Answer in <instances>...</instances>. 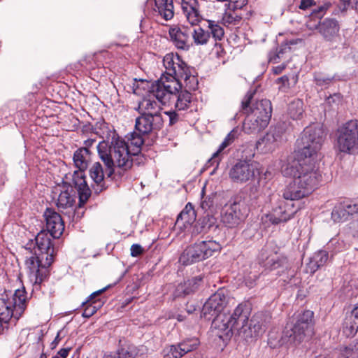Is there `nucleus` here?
Returning <instances> with one entry per match:
<instances>
[{
    "instance_id": "nucleus-5",
    "label": "nucleus",
    "mask_w": 358,
    "mask_h": 358,
    "mask_svg": "<svg viewBox=\"0 0 358 358\" xmlns=\"http://www.w3.org/2000/svg\"><path fill=\"white\" fill-rule=\"evenodd\" d=\"M313 312L309 310L299 313L295 317V323L290 331L284 332V336H276L273 333L268 335V343L272 348L290 343L300 344L306 338L310 337L313 333L312 319Z\"/></svg>"
},
{
    "instance_id": "nucleus-19",
    "label": "nucleus",
    "mask_w": 358,
    "mask_h": 358,
    "mask_svg": "<svg viewBox=\"0 0 358 358\" xmlns=\"http://www.w3.org/2000/svg\"><path fill=\"white\" fill-rule=\"evenodd\" d=\"M46 229L55 238H59L64 230V222L59 214L51 209H47L44 213Z\"/></svg>"
},
{
    "instance_id": "nucleus-22",
    "label": "nucleus",
    "mask_w": 358,
    "mask_h": 358,
    "mask_svg": "<svg viewBox=\"0 0 358 358\" xmlns=\"http://www.w3.org/2000/svg\"><path fill=\"white\" fill-rule=\"evenodd\" d=\"M181 8L183 15L191 25H197L202 20L197 0H182Z\"/></svg>"
},
{
    "instance_id": "nucleus-29",
    "label": "nucleus",
    "mask_w": 358,
    "mask_h": 358,
    "mask_svg": "<svg viewBox=\"0 0 358 358\" xmlns=\"http://www.w3.org/2000/svg\"><path fill=\"white\" fill-rule=\"evenodd\" d=\"M169 35L173 44L178 49L187 50L189 48L188 35L178 27L171 28Z\"/></svg>"
},
{
    "instance_id": "nucleus-46",
    "label": "nucleus",
    "mask_w": 358,
    "mask_h": 358,
    "mask_svg": "<svg viewBox=\"0 0 358 358\" xmlns=\"http://www.w3.org/2000/svg\"><path fill=\"white\" fill-rule=\"evenodd\" d=\"M343 96L340 93H335L329 96L325 100V104L331 110L338 109L343 103Z\"/></svg>"
},
{
    "instance_id": "nucleus-36",
    "label": "nucleus",
    "mask_w": 358,
    "mask_h": 358,
    "mask_svg": "<svg viewBox=\"0 0 358 358\" xmlns=\"http://www.w3.org/2000/svg\"><path fill=\"white\" fill-rule=\"evenodd\" d=\"M259 276L260 271L259 267L257 265L251 266L249 268H246L244 271L243 282L246 287L252 288L256 285L257 280Z\"/></svg>"
},
{
    "instance_id": "nucleus-15",
    "label": "nucleus",
    "mask_w": 358,
    "mask_h": 358,
    "mask_svg": "<svg viewBox=\"0 0 358 358\" xmlns=\"http://www.w3.org/2000/svg\"><path fill=\"white\" fill-rule=\"evenodd\" d=\"M158 87V83L155 82L152 85L150 90V94L144 98L138 104L140 113H151V114H161V104H166L171 101V96L174 95L173 93L170 96H166L164 98H159L157 96L155 90Z\"/></svg>"
},
{
    "instance_id": "nucleus-20",
    "label": "nucleus",
    "mask_w": 358,
    "mask_h": 358,
    "mask_svg": "<svg viewBox=\"0 0 358 358\" xmlns=\"http://www.w3.org/2000/svg\"><path fill=\"white\" fill-rule=\"evenodd\" d=\"M211 327L216 331L215 334L220 338H223L224 336L230 337L234 334H236L234 325L227 315L215 316L212 322Z\"/></svg>"
},
{
    "instance_id": "nucleus-47",
    "label": "nucleus",
    "mask_w": 358,
    "mask_h": 358,
    "mask_svg": "<svg viewBox=\"0 0 358 358\" xmlns=\"http://www.w3.org/2000/svg\"><path fill=\"white\" fill-rule=\"evenodd\" d=\"M290 47L287 45V44L282 45L277 49V51L274 54H271L269 57V61L273 64H277L279 62V60L283 57V55L289 52Z\"/></svg>"
},
{
    "instance_id": "nucleus-9",
    "label": "nucleus",
    "mask_w": 358,
    "mask_h": 358,
    "mask_svg": "<svg viewBox=\"0 0 358 358\" xmlns=\"http://www.w3.org/2000/svg\"><path fill=\"white\" fill-rule=\"evenodd\" d=\"M220 245L215 241H203L187 247L180 257V262L185 265L198 262L213 256L220 250Z\"/></svg>"
},
{
    "instance_id": "nucleus-12",
    "label": "nucleus",
    "mask_w": 358,
    "mask_h": 358,
    "mask_svg": "<svg viewBox=\"0 0 358 358\" xmlns=\"http://www.w3.org/2000/svg\"><path fill=\"white\" fill-rule=\"evenodd\" d=\"M248 209L243 202L226 204L222 214V222L228 228H235L244 222Z\"/></svg>"
},
{
    "instance_id": "nucleus-63",
    "label": "nucleus",
    "mask_w": 358,
    "mask_h": 358,
    "mask_svg": "<svg viewBox=\"0 0 358 358\" xmlns=\"http://www.w3.org/2000/svg\"><path fill=\"white\" fill-rule=\"evenodd\" d=\"M196 310V308L194 306H191L189 308H187V312L189 313V314H191L192 313L194 310Z\"/></svg>"
},
{
    "instance_id": "nucleus-8",
    "label": "nucleus",
    "mask_w": 358,
    "mask_h": 358,
    "mask_svg": "<svg viewBox=\"0 0 358 358\" xmlns=\"http://www.w3.org/2000/svg\"><path fill=\"white\" fill-rule=\"evenodd\" d=\"M331 6L330 3H325L313 10L310 15V20L307 22L309 29H318L319 33L326 41H331L338 35L339 25L338 22L331 18H327L322 22L313 23L314 20H321L326 11Z\"/></svg>"
},
{
    "instance_id": "nucleus-23",
    "label": "nucleus",
    "mask_w": 358,
    "mask_h": 358,
    "mask_svg": "<svg viewBox=\"0 0 358 358\" xmlns=\"http://www.w3.org/2000/svg\"><path fill=\"white\" fill-rule=\"evenodd\" d=\"M35 241L36 247L34 248V252L36 251L38 255L42 256V259H46V255H48V257H51L53 262L54 248L48 234L43 231L38 233Z\"/></svg>"
},
{
    "instance_id": "nucleus-49",
    "label": "nucleus",
    "mask_w": 358,
    "mask_h": 358,
    "mask_svg": "<svg viewBox=\"0 0 358 358\" xmlns=\"http://www.w3.org/2000/svg\"><path fill=\"white\" fill-rule=\"evenodd\" d=\"M332 246H335V248H334V252H338L344 248L345 244L343 241H340L337 238H332L329 242V247Z\"/></svg>"
},
{
    "instance_id": "nucleus-48",
    "label": "nucleus",
    "mask_w": 358,
    "mask_h": 358,
    "mask_svg": "<svg viewBox=\"0 0 358 358\" xmlns=\"http://www.w3.org/2000/svg\"><path fill=\"white\" fill-rule=\"evenodd\" d=\"M315 81L317 85L327 88L332 83L334 78L327 77L321 73L315 75Z\"/></svg>"
},
{
    "instance_id": "nucleus-4",
    "label": "nucleus",
    "mask_w": 358,
    "mask_h": 358,
    "mask_svg": "<svg viewBox=\"0 0 358 358\" xmlns=\"http://www.w3.org/2000/svg\"><path fill=\"white\" fill-rule=\"evenodd\" d=\"M166 75H163L158 83V88L155 90L157 96L164 98L181 90L180 78L185 74L189 67L180 56L173 53L166 54L163 59Z\"/></svg>"
},
{
    "instance_id": "nucleus-35",
    "label": "nucleus",
    "mask_w": 358,
    "mask_h": 358,
    "mask_svg": "<svg viewBox=\"0 0 358 358\" xmlns=\"http://www.w3.org/2000/svg\"><path fill=\"white\" fill-rule=\"evenodd\" d=\"M195 217L196 215L194 208L191 203H188L178 215L176 224H181L182 226L185 227L186 224H191L195 220Z\"/></svg>"
},
{
    "instance_id": "nucleus-3",
    "label": "nucleus",
    "mask_w": 358,
    "mask_h": 358,
    "mask_svg": "<svg viewBox=\"0 0 358 358\" xmlns=\"http://www.w3.org/2000/svg\"><path fill=\"white\" fill-rule=\"evenodd\" d=\"M250 313V305L241 303L235 308L232 314L229 315L236 334L245 339L260 337L266 329V317L258 313L249 320Z\"/></svg>"
},
{
    "instance_id": "nucleus-16",
    "label": "nucleus",
    "mask_w": 358,
    "mask_h": 358,
    "mask_svg": "<svg viewBox=\"0 0 358 358\" xmlns=\"http://www.w3.org/2000/svg\"><path fill=\"white\" fill-rule=\"evenodd\" d=\"M164 120L162 114L142 113L136 119L135 128L140 134H148L160 130Z\"/></svg>"
},
{
    "instance_id": "nucleus-60",
    "label": "nucleus",
    "mask_w": 358,
    "mask_h": 358,
    "mask_svg": "<svg viewBox=\"0 0 358 358\" xmlns=\"http://www.w3.org/2000/svg\"><path fill=\"white\" fill-rule=\"evenodd\" d=\"M341 1L343 3L344 8H346L350 6L351 0H341Z\"/></svg>"
},
{
    "instance_id": "nucleus-42",
    "label": "nucleus",
    "mask_w": 358,
    "mask_h": 358,
    "mask_svg": "<svg viewBox=\"0 0 358 358\" xmlns=\"http://www.w3.org/2000/svg\"><path fill=\"white\" fill-rule=\"evenodd\" d=\"M358 330V323L352 317L347 316L345 319L343 332L347 337L355 335Z\"/></svg>"
},
{
    "instance_id": "nucleus-18",
    "label": "nucleus",
    "mask_w": 358,
    "mask_h": 358,
    "mask_svg": "<svg viewBox=\"0 0 358 358\" xmlns=\"http://www.w3.org/2000/svg\"><path fill=\"white\" fill-rule=\"evenodd\" d=\"M287 129V125L285 122H278L270 128L259 144H263L267 150L275 149L280 143L286 140Z\"/></svg>"
},
{
    "instance_id": "nucleus-61",
    "label": "nucleus",
    "mask_w": 358,
    "mask_h": 358,
    "mask_svg": "<svg viewBox=\"0 0 358 358\" xmlns=\"http://www.w3.org/2000/svg\"><path fill=\"white\" fill-rule=\"evenodd\" d=\"M94 143V140L93 139H87L85 141V145L86 146H91Z\"/></svg>"
},
{
    "instance_id": "nucleus-44",
    "label": "nucleus",
    "mask_w": 358,
    "mask_h": 358,
    "mask_svg": "<svg viewBox=\"0 0 358 358\" xmlns=\"http://www.w3.org/2000/svg\"><path fill=\"white\" fill-rule=\"evenodd\" d=\"M182 353L186 355L197 348L199 345V341L196 338H187L179 343Z\"/></svg>"
},
{
    "instance_id": "nucleus-53",
    "label": "nucleus",
    "mask_w": 358,
    "mask_h": 358,
    "mask_svg": "<svg viewBox=\"0 0 358 358\" xmlns=\"http://www.w3.org/2000/svg\"><path fill=\"white\" fill-rule=\"evenodd\" d=\"M314 4V0H301L299 5V8L301 10H306Z\"/></svg>"
},
{
    "instance_id": "nucleus-17",
    "label": "nucleus",
    "mask_w": 358,
    "mask_h": 358,
    "mask_svg": "<svg viewBox=\"0 0 358 358\" xmlns=\"http://www.w3.org/2000/svg\"><path fill=\"white\" fill-rule=\"evenodd\" d=\"M226 304L227 296L224 291L219 289L206 301L202 308L201 315L207 319L219 315Z\"/></svg>"
},
{
    "instance_id": "nucleus-37",
    "label": "nucleus",
    "mask_w": 358,
    "mask_h": 358,
    "mask_svg": "<svg viewBox=\"0 0 358 358\" xmlns=\"http://www.w3.org/2000/svg\"><path fill=\"white\" fill-rule=\"evenodd\" d=\"M105 170L103 169L101 164L99 162L94 163L90 170V177L93 181L101 187H102L101 183L103 180L104 176L111 177L113 174L108 176L106 173V165L105 164Z\"/></svg>"
},
{
    "instance_id": "nucleus-21",
    "label": "nucleus",
    "mask_w": 358,
    "mask_h": 358,
    "mask_svg": "<svg viewBox=\"0 0 358 358\" xmlns=\"http://www.w3.org/2000/svg\"><path fill=\"white\" fill-rule=\"evenodd\" d=\"M259 260L263 266L268 270H275L282 266L286 262V259L281 255L264 248L259 254Z\"/></svg>"
},
{
    "instance_id": "nucleus-51",
    "label": "nucleus",
    "mask_w": 358,
    "mask_h": 358,
    "mask_svg": "<svg viewBox=\"0 0 358 358\" xmlns=\"http://www.w3.org/2000/svg\"><path fill=\"white\" fill-rule=\"evenodd\" d=\"M165 114L169 118V124L170 125L174 124L179 120L178 115L175 111H173V110L167 111V112H165Z\"/></svg>"
},
{
    "instance_id": "nucleus-26",
    "label": "nucleus",
    "mask_w": 358,
    "mask_h": 358,
    "mask_svg": "<svg viewBox=\"0 0 358 358\" xmlns=\"http://www.w3.org/2000/svg\"><path fill=\"white\" fill-rule=\"evenodd\" d=\"M72 192L73 189L71 187L60 192L56 204L57 208L61 212L67 210L66 213H70L73 210L75 203V196Z\"/></svg>"
},
{
    "instance_id": "nucleus-2",
    "label": "nucleus",
    "mask_w": 358,
    "mask_h": 358,
    "mask_svg": "<svg viewBox=\"0 0 358 358\" xmlns=\"http://www.w3.org/2000/svg\"><path fill=\"white\" fill-rule=\"evenodd\" d=\"M141 134L139 132L138 134L134 132L129 142L126 143L119 137L115 138V134H113L110 144L106 141L98 144V154L106 165V173L108 176L115 173V168L124 171L132 166L131 156L136 155L140 152L144 142Z\"/></svg>"
},
{
    "instance_id": "nucleus-55",
    "label": "nucleus",
    "mask_w": 358,
    "mask_h": 358,
    "mask_svg": "<svg viewBox=\"0 0 358 358\" xmlns=\"http://www.w3.org/2000/svg\"><path fill=\"white\" fill-rule=\"evenodd\" d=\"M349 317H352L358 323V303L355 305Z\"/></svg>"
},
{
    "instance_id": "nucleus-38",
    "label": "nucleus",
    "mask_w": 358,
    "mask_h": 358,
    "mask_svg": "<svg viewBox=\"0 0 358 358\" xmlns=\"http://www.w3.org/2000/svg\"><path fill=\"white\" fill-rule=\"evenodd\" d=\"M336 358H358V340L346 346H341Z\"/></svg>"
},
{
    "instance_id": "nucleus-10",
    "label": "nucleus",
    "mask_w": 358,
    "mask_h": 358,
    "mask_svg": "<svg viewBox=\"0 0 358 358\" xmlns=\"http://www.w3.org/2000/svg\"><path fill=\"white\" fill-rule=\"evenodd\" d=\"M52 258L46 255V259L38 255L36 251L26 260L29 281L35 286L39 287L48 275V268L52 264Z\"/></svg>"
},
{
    "instance_id": "nucleus-50",
    "label": "nucleus",
    "mask_w": 358,
    "mask_h": 358,
    "mask_svg": "<svg viewBox=\"0 0 358 358\" xmlns=\"http://www.w3.org/2000/svg\"><path fill=\"white\" fill-rule=\"evenodd\" d=\"M131 255L132 257H138L141 255L143 252V248L139 244H133L131 246Z\"/></svg>"
},
{
    "instance_id": "nucleus-64",
    "label": "nucleus",
    "mask_w": 358,
    "mask_h": 358,
    "mask_svg": "<svg viewBox=\"0 0 358 358\" xmlns=\"http://www.w3.org/2000/svg\"><path fill=\"white\" fill-rule=\"evenodd\" d=\"M354 6L357 12L358 13V0H353Z\"/></svg>"
},
{
    "instance_id": "nucleus-40",
    "label": "nucleus",
    "mask_w": 358,
    "mask_h": 358,
    "mask_svg": "<svg viewBox=\"0 0 358 358\" xmlns=\"http://www.w3.org/2000/svg\"><path fill=\"white\" fill-rule=\"evenodd\" d=\"M303 103L301 99L292 101L288 106V115L293 120H299L303 117Z\"/></svg>"
},
{
    "instance_id": "nucleus-27",
    "label": "nucleus",
    "mask_w": 358,
    "mask_h": 358,
    "mask_svg": "<svg viewBox=\"0 0 358 358\" xmlns=\"http://www.w3.org/2000/svg\"><path fill=\"white\" fill-rule=\"evenodd\" d=\"M246 117L244 120L243 129V131L249 134H257L262 130L264 129L268 124H263L261 118L255 117L248 113H245Z\"/></svg>"
},
{
    "instance_id": "nucleus-6",
    "label": "nucleus",
    "mask_w": 358,
    "mask_h": 358,
    "mask_svg": "<svg viewBox=\"0 0 358 358\" xmlns=\"http://www.w3.org/2000/svg\"><path fill=\"white\" fill-rule=\"evenodd\" d=\"M24 289H17L13 294H5L0 297V334L8 329V324L17 320L23 314L27 305Z\"/></svg>"
},
{
    "instance_id": "nucleus-11",
    "label": "nucleus",
    "mask_w": 358,
    "mask_h": 358,
    "mask_svg": "<svg viewBox=\"0 0 358 358\" xmlns=\"http://www.w3.org/2000/svg\"><path fill=\"white\" fill-rule=\"evenodd\" d=\"M252 94H247L241 102L242 110L244 113H248L255 117H258L262 120L261 122L268 124L271 113L272 106L271 103L268 99H262L253 103L251 106L250 103L252 99Z\"/></svg>"
},
{
    "instance_id": "nucleus-14",
    "label": "nucleus",
    "mask_w": 358,
    "mask_h": 358,
    "mask_svg": "<svg viewBox=\"0 0 358 358\" xmlns=\"http://www.w3.org/2000/svg\"><path fill=\"white\" fill-rule=\"evenodd\" d=\"M207 22L210 32L198 27L194 28L192 33L193 41L196 45H206L210 39V34L215 41H220L224 37V29L217 22L208 20Z\"/></svg>"
},
{
    "instance_id": "nucleus-28",
    "label": "nucleus",
    "mask_w": 358,
    "mask_h": 358,
    "mask_svg": "<svg viewBox=\"0 0 358 358\" xmlns=\"http://www.w3.org/2000/svg\"><path fill=\"white\" fill-rule=\"evenodd\" d=\"M201 280V276H196L179 284L176 289V296H185L195 292L199 289Z\"/></svg>"
},
{
    "instance_id": "nucleus-56",
    "label": "nucleus",
    "mask_w": 358,
    "mask_h": 358,
    "mask_svg": "<svg viewBox=\"0 0 358 358\" xmlns=\"http://www.w3.org/2000/svg\"><path fill=\"white\" fill-rule=\"evenodd\" d=\"M351 215L358 214V201L353 204H349V210Z\"/></svg>"
},
{
    "instance_id": "nucleus-41",
    "label": "nucleus",
    "mask_w": 358,
    "mask_h": 358,
    "mask_svg": "<svg viewBox=\"0 0 358 358\" xmlns=\"http://www.w3.org/2000/svg\"><path fill=\"white\" fill-rule=\"evenodd\" d=\"M181 87L185 86L188 90H195L198 86L197 78L192 75L189 68L185 71V74L180 78Z\"/></svg>"
},
{
    "instance_id": "nucleus-57",
    "label": "nucleus",
    "mask_w": 358,
    "mask_h": 358,
    "mask_svg": "<svg viewBox=\"0 0 358 358\" xmlns=\"http://www.w3.org/2000/svg\"><path fill=\"white\" fill-rule=\"evenodd\" d=\"M277 80H278V83H281L282 84V85H284V86L288 85V84H289V78L286 76H282V77L278 78Z\"/></svg>"
},
{
    "instance_id": "nucleus-7",
    "label": "nucleus",
    "mask_w": 358,
    "mask_h": 358,
    "mask_svg": "<svg viewBox=\"0 0 358 358\" xmlns=\"http://www.w3.org/2000/svg\"><path fill=\"white\" fill-rule=\"evenodd\" d=\"M335 148L348 155L358 153V120L343 124L335 133Z\"/></svg>"
},
{
    "instance_id": "nucleus-62",
    "label": "nucleus",
    "mask_w": 358,
    "mask_h": 358,
    "mask_svg": "<svg viewBox=\"0 0 358 358\" xmlns=\"http://www.w3.org/2000/svg\"><path fill=\"white\" fill-rule=\"evenodd\" d=\"M103 358H118L116 353L106 355Z\"/></svg>"
},
{
    "instance_id": "nucleus-33",
    "label": "nucleus",
    "mask_w": 358,
    "mask_h": 358,
    "mask_svg": "<svg viewBox=\"0 0 358 358\" xmlns=\"http://www.w3.org/2000/svg\"><path fill=\"white\" fill-rule=\"evenodd\" d=\"M155 10L166 20H171L174 15L173 0H155Z\"/></svg>"
},
{
    "instance_id": "nucleus-13",
    "label": "nucleus",
    "mask_w": 358,
    "mask_h": 358,
    "mask_svg": "<svg viewBox=\"0 0 358 358\" xmlns=\"http://www.w3.org/2000/svg\"><path fill=\"white\" fill-rule=\"evenodd\" d=\"M259 174L258 164L240 161L229 170V178L236 183H245L255 179Z\"/></svg>"
},
{
    "instance_id": "nucleus-31",
    "label": "nucleus",
    "mask_w": 358,
    "mask_h": 358,
    "mask_svg": "<svg viewBox=\"0 0 358 358\" xmlns=\"http://www.w3.org/2000/svg\"><path fill=\"white\" fill-rule=\"evenodd\" d=\"M73 159L79 171H85L91 162V153L87 148H80L74 152Z\"/></svg>"
},
{
    "instance_id": "nucleus-54",
    "label": "nucleus",
    "mask_w": 358,
    "mask_h": 358,
    "mask_svg": "<svg viewBox=\"0 0 358 358\" xmlns=\"http://www.w3.org/2000/svg\"><path fill=\"white\" fill-rule=\"evenodd\" d=\"M71 348H62L52 358H66L69 355Z\"/></svg>"
},
{
    "instance_id": "nucleus-43",
    "label": "nucleus",
    "mask_w": 358,
    "mask_h": 358,
    "mask_svg": "<svg viewBox=\"0 0 358 358\" xmlns=\"http://www.w3.org/2000/svg\"><path fill=\"white\" fill-rule=\"evenodd\" d=\"M115 353L118 358H136L138 354V350L135 345H129L120 348Z\"/></svg>"
},
{
    "instance_id": "nucleus-58",
    "label": "nucleus",
    "mask_w": 358,
    "mask_h": 358,
    "mask_svg": "<svg viewBox=\"0 0 358 358\" xmlns=\"http://www.w3.org/2000/svg\"><path fill=\"white\" fill-rule=\"evenodd\" d=\"M285 69V66L282 65V66H276L273 69V72L275 74H280L282 70Z\"/></svg>"
},
{
    "instance_id": "nucleus-52",
    "label": "nucleus",
    "mask_w": 358,
    "mask_h": 358,
    "mask_svg": "<svg viewBox=\"0 0 358 358\" xmlns=\"http://www.w3.org/2000/svg\"><path fill=\"white\" fill-rule=\"evenodd\" d=\"M234 9H240L247 3V0H229Z\"/></svg>"
},
{
    "instance_id": "nucleus-34",
    "label": "nucleus",
    "mask_w": 358,
    "mask_h": 358,
    "mask_svg": "<svg viewBox=\"0 0 358 358\" xmlns=\"http://www.w3.org/2000/svg\"><path fill=\"white\" fill-rule=\"evenodd\" d=\"M171 96V101H175V107L178 110H185L189 107L191 102V94L187 90H178Z\"/></svg>"
},
{
    "instance_id": "nucleus-39",
    "label": "nucleus",
    "mask_w": 358,
    "mask_h": 358,
    "mask_svg": "<svg viewBox=\"0 0 358 358\" xmlns=\"http://www.w3.org/2000/svg\"><path fill=\"white\" fill-rule=\"evenodd\" d=\"M349 210V204H340L334 207L331 212V218L335 222H340L348 219L351 215Z\"/></svg>"
},
{
    "instance_id": "nucleus-30",
    "label": "nucleus",
    "mask_w": 358,
    "mask_h": 358,
    "mask_svg": "<svg viewBox=\"0 0 358 358\" xmlns=\"http://www.w3.org/2000/svg\"><path fill=\"white\" fill-rule=\"evenodd\" d=\"M238 137V130L233 129L225 137L224 141L220 144L218 150L213 155L212 157L208 160V163L211 165L217 166L221 160V152Z\"/></svg>"
},
{
    "instance_id": "nucleus-32",
    "label": "nucleus",
    "mask_w": 358,
    "mask_h": 358,
    "mask_svg": "<svg viewBox=\"0 0 358 358\" xmlns=\"http://www.w3.org/2000/svg\"><path fill=\"white\" fill-rule=\"evenodd\" d=\"M329 255L325 250L315 252L307 264L306 271L314 273L319 268L323 266L328 261Z\"/></svg>"
},
{
    "instance_id": "nucleus-1",
    "label": "nucleus",
    "mask_w": 358,
    "mask_h": 358,
    "mask_svg": "<svg viewBox=\"0 0 358 358\" xmlns=\"http://www.w3.org/2000/svg\"><path fill=\"white\" fill-rule=\"evenodd\" d=\"M325 136V131L320 124L304 129L297 141L296 159L282 169L283 176L292 178V180L282 191L284 200H279L276 206L265 215L266 221L278 224L289 220L298 210L294 201L309 196L318 187L322 176L317 161Z\"/></svg>"
},
{
    "instance_id": "nucleus-45",
    "label": "nucleus",
    "mask_w": 358,
    "mask_h": 358,
    "mask_svg": "<svg viewBox=\"0 0 358 358\" xmlns=\"http://www.w3.org/2000/svg\"><path fill=\"white\" fill-rule=\"evenodd\" d=\"M164 358H181L184 356L179 344L167 346L164 350Z\"/></svg>"
},
{
    "instance_id": "nucleus-24",
    "label": "nucleus",
    "mask_w": 358,
    "mask_h": 358,
    "mask_svg": "<svg viewBox=\"0 0 358 358\" xmlns=\"http://www.w3.org/2000/svg\"><path fill=\"white\" fill-rule=\"evenodd\" d=\"M83 171H75L73 176V184L78 193L80 203L86 202L91 194V191L86 182Z\"/></svg>"
},
{
    "instance_id": "nucleus-59",
    "label": "nucleus",
    "mask_w": 358,
    "mask_h": 358,
    "mask_svg": "<svg viewBox=\"0 0 358 358\" xmlns=\"http://www.w3.org/2000/svg\"><path fill=\"white\" fill-rule=\"evenodd\" d=\"M59 335H60V332H59L57 334L55 339L52 341V343L51 344L52 348H55L58 344L59 341H60Z\"/></svg>"
},
{
    "instance_id": "nucleus-25",
    "label": "nucleus",
    "mask_w": 358,
    "mask_h": 358,
    "mask_svg": "<svg viewBox=\"0 0 358 358\" xmlns=\"http://www.w3.org/2000/svg\"><path fill=\"white\" fill-rule=\"evenodd\" d=\"M106 289V288H103L93 292L89 296L87 300L83 303V306H85V309L83 313V316L84 317H90L101 307L103 302L101 301L100 299H96V298L102 294Z\"/></svg>"
}]
</instances>
